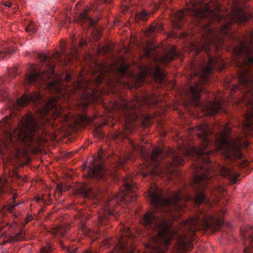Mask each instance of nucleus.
I'll list each match as a JSON object with an SVG mask.
<instances>
[{
  "label": "nucleus",
  "instance_id": "nucleus-1",
  "mask_svg": "<svg viewBox=\"0 0 253 253\" xmlns=\"http://www.w3.org/2000/svg\"><path fill=\"white\" fill-rule=\"evenodd\" d=\"M198 130L197 135L201 142L200 148H184L179 153L175 152L172 148L165 150L155 148L142 166L140 172L143 177L160 175L163 167L160 162L168 155L170 159L166 166L167 170L174 166L183 165L184 157L192 156L195 160V175L191 185L194 192L192 196L182 195L180 192H170L169 197L165 198L157 185L153 184L148 189L147 195L154 211H147L141 219L151 240L146 245V253H165L171 240L173 239L177 240L180 251H190L193 248L192 242L187 241L178 234L166 215H171L173 211L182 210L185 206V202L190 200L195 206H199L205 203L208 207L210 206V199L207 193L208 191L213 192V166L210 160L213 150L209 149L211 143V135H213V132L207 125H200L198 126Z\"/></svg>",
  "mask_w": 253,
  "mask_h": 253
},
{
  "label": "nucleus",
  "instance_id": "nucleus-2",
  "mask_svg": "<svg viewBox=\"0 0 253 253\" xmlns=\"http://www.w3.org/2000/svg\"><path fill=\"white\" fill-rule=\"evenodd\" d=\"M9 101V107L13 109H19L32 102L36 106V112L40 120L37 121L32 115L27 114L14 127L11 119L6 116L0 122V138L1 142L7 148L10 145L15 146L16 141L23 142L33 141L35 136H40L45 127L46 122L54 125L57 122H64V113L55 97L44 98L39 92L31 94L25 93L16 101L10 100L8 93L0 90V101Z\"/></svg>",
  "mask_w": 253,
  "mask_h": 253
},
{
  "label": "nucleus",
  "instance_id": "nucleus-3",
  "mask_svg": "<svg viewBox=\"0 0 253 253\" xmlns=\"http://www.w3.org/2000/svg\"><path fill=\"white\" fill-rule=\"evenodd\" d=\"M187 14L194 19L196 25L199 27L202 33L203 42L198 50L199 52H206L208 58L207 65L201 67L199 73L194 71V75L199 77L203 83H206L208 80V74L213 72L218 64L217 59L210 55L211 45H215L217 42L224 41L225 36H228L235 40L236 37H234L230 32L232 23L245 22L247 20V15L242 7L232 6L230 21L227 23L223 22L215 28L213 24L222 22V16L212 9L208 3L199 6L196 3H193L192 6L186 11L179 10L174 13L172 21L174 25L178 28H181V23L185 20Z\"/></svg>",
  "mask_w": 253,
  "mask_h": 253
},
{
  "label": "nucleus",
  "instance_id": "nucleus-4",
  "mask_svg": "<svg viewBox=\"0 0 253 253\" xmlns=\"http://www.w3.org/2000/svg\"><path fill=\"white\" fill-rule=\"evenodd\" d=\"M239 44L233 48V55L239 59L237 64L238 89L244 92L245 101L253 108V49L248 45L247 41L236 39Z\"/></svg>",
  "mask_w": 253,
  "mask_h": 253
},
{
  "label": "nucleus",
  "instance_id": "nucleus-5",
  "mask_svg": "<svg viewBox=\"0 0 253 253\" xmlns=\"http://www.w3.org/2000/svg\"><path fill=\"white\" fill-rule=\"evenodd\" d=\"M157 103V100L154 96L145 95L141 97H136L131 102L123 100L121 103H115L114 109L120 111L124 117L126 125L124 130H116L112 135L113 140H122L127 138L129 133L131 132L129 125L136 121L139 118V113L143 105L151 106Z\"/></svg>",
  "mask_w": 253,
  "mask_h": 253
},
{
  "label": "nucleus",
  "instance_id": "nucleus-6",
  "mask_svg": "<svg viewBox=\"0 0 253 253\" xmlns=\"http://www.w3.org/2000/svg\"><path fill=\"white\" fill-rule=\"evenodd\" d=\"M115 171L111 172L106 168L103 164L101 156L98 159H93L90 162L87 167V182L90 185L85 184L81 189L82 194L85 198H95L100 190L97 187L100 185L104 187L109 183L111 178V175Z\"/></svg>",
  "mask_w": 253,
  "mask_h": 253
},
{
  "label": "nucleus",
  "instance_id": "nucleus-7",
  "mask_svg": "<svg viewBox=\"0 0 253 253\" xmlns=\"http://www.w3.org/2000/svg\"><path fill=\"white\" fill-rule=\"evenodd\" d=\"M37 57L43 64L42 66H44V67L41 70H38L34 67L31 71L27 73L24 80L25 85L35 84L38 86H40L41 84H44L54 76L55 64L53 61L52 58L61 64H67L69 60L64 59L62 57V55L59 52H55L52 57H49L43 53H38Z\"/></svg>",
  "mask_w": 253,
  "mask_h": 253
},
{
  "label": "nucleus",
  "instance_id": "nucleus-8",
  "mask_svg": "<svg viewBox=\"0 0 253 253\" xmlns=\"http://www.w3.org/2000/svg\"><path fill=\"white\" fill-rule=\"evenodd\" d=\"M134 178H131V177H126L123 178L124 190L121 193L115 195L111 200H109L106 203V213L109 215H115V212H117L114 209L115 206H117L120 203L127 204L130 202H134L136 200L137 187L134 184Z\"/></svg>",
  "mask_w": 253,
  "mask_h": 253
},
{
  "label": "nucleus",
  "instance_id": "nucleus-9",
  "mask_svg": "<svg viewBox=\"0 0 253 253\" xmlns=\"http://www.w3.org/2000/svg\"><path fill=\"white\" fill-rule=\"evenodd\" d=\"M121 237L119 241L118 253H134L137 237L127 225H121L119 228Z\"/></svg>",
  "mask_w": 253,
  "mask_h": 253
},
{
  "label": "nucleus",
  "instance_id": "nucleus-10",
  "mask_svg": "<svg viewBox=\"0 0 253 253\" xmlns=\"http://www.w3.org/2000/svg\"><path fill=\"white\" fill-rule=\"evenodd\" d=\"M202 223L204 228L209 229L211 227H219L223 224L222 219H217L214 215L211 214L204 210H200V214L193 221V224H197Z\"/></svg>",
  "mask_w": 253,
  "mask_h": 253
},
{
  "label": "nucleus",
  "instance_id": "nucleus-11",
  "mask_svg": "<svg viewBox=\"0 0 253 253\" xmlns=\"http://www.w3.org/2000/svg\"><path fill=\"white\" fill-rule=\"evenodd\" d=\"M241 233L244 239L249 241V245L245 247L244 253H253V227L249 225L243 227Z\"/></svg>",
  "mask_w": 253,
  "mask_h": 253
},
{
  "label": "nucleus",
  "instance_id": "nucleus-12",
  "mask_svg": "<svg viewBox=\"0 0 253 253\" xmlns=\"http://www.w3.org/2000/svg\"><path fill=\"white\" fill-rule=\"evenodd\" d=\"M203 89V87L201 84L196 83L195 85H190L189 91L191 94L193 103L196 107H200L202 103L200 100L201 92Z\"/></svg>",
  "mask_w": 253,
  "mask_h": 253
},
{
  "label": "nucleus",
  "instance_id": "nucleus-13",
  "mask_svg": "<svg viewBox=\"0 0 253 253\" xmlns=\"http://www.w3.org/2000/svg\"><path fill=\"white\" fill-rule=\"evenodd\" d=\"M221 175L223 177L232 179L234 182L236 181L239 176V174L233 168H227V167H221Z\"/></svg>",
  "mask_w": 253,
  "mask_h": 253
},
{
  "label": "nucleus",
  "instance_id": "nucleus-14",
  "mask_svg": "<svg viewBox=\"0 0 253 253\" xmlns=\"http://www.w3.org/2000/svg\"><path fill=\"white\" fill-rule=\"evenodd\" d=\"M163 29V25L161 23H153L150 25L149 28L146 30L145 35L149 37H153L156 33Z\"/></svg>",
  "mask_w": 253,
  "mask_h": 253
},
{
  "label": "nucleus",
  "instance_id": "nucleus-15",
  "mask_svg": "<svg viewBox=\"0 0 253 253\" xmlns=\"http://www.w3.org/2000/svg\"><path fill=\"white\" fill-rule=\"evenodd\" d=\"M177 56L176 49L173 47L168 52L164 54L163 57L161 58V60L163 64L167 65L169 62L174 59L175 57Z\"/></svg>",
  "mask_w": 253,
  "mask_h": 253
},
{
  "label": "nucleus",
  "instance_id": "nucleus-16",
  "mask_svg": "<svg viewBox=\"0 0 253 253\" xmlns=\"http://www.w3.org/2000/svg\"><path fill=\"white\" fill-rule=\"evenodd\" d=\"M206 107L208 113L214 115L222 109V105L220 101H214L212 103H208Z\"/></svg>",
  "mask_w": 253,
  "mask_h": 253
},
{
  "label": "nucleus",
  "instance_id": "nucleus-17",
  "mask_svg": "<svg viewBox=\"0 0 253 253\" xmlns=\"http://www.w3.org/2000/svg\"><path fill=\"white\" fill-rule=\"evenodd\" d=\"M80 18L81 22L83 24L85 23L88 26H92V25H94L95 24V21L90 17L87 11H84L81 13L80 15Z\"/></svg>",
  "mask_w": 253,
  "mask_h": 253
},
{
  "label": "nucleus",
  "instance_id": "nucleus-18",
  "mask_svg": "<svg viewBox=\"0 0 253 253\" xmlns=\"http://www.w3.org/2000/svg\"><path fill=\"white\" fill-rule=\"evenodd\" d=\"M150 14L146 10L142 9L135 13V20L136 22H145L147 20Z\"/></svg>",
  "mask_w": 253,
  "mask_h": 253
},
{
  "label": "nucleus",
  "instance_id": "nucleus-19",
  "mask_svg": "<svg viewBox=\"0 0 253 253\" xmlns=\"http://www.w3.org/2000/svg\"><path fill=\"white\" fill-rule=\"evenodd\" d=\"M154 77L156 81L160 84H163L166 82V74L161 69H156L154 74Z\"/></svg>",
  "mask_w": 253,
  "mask_h": 253
},
{
  "label": "nucleus",
  "instance_id": "nucleus-20",
  "mask_svg": "<svg viewBox=\"0 0 253 253\" xmlns=\"http://www.w3.org/2000/svg\"><path fill=\"white\" fill-rule=\"evenodd\" d=\"M113 0H97L96 6H92L90 10H103L105 4H111Z\"/></svg>",
  "mask_w": 253,
  "mask_h": 253
},
{
  "label": "nucleus",
  "instance_id": "nucleus-21",
  "mask_svg": "<svg viewBox=\"0 0 253 253\" xmlns=\"http://www.w3.org/2000/svg\"><path fill=\"white\" fill-rule=\"evenodd\" d=\"M129 143L131 145L133 150L138 151V152L140 153L141 155L145 156L146 152V150L143 145H137L135 143V142H133V140H129Z\"/></svg>",
  "mask_w": 253,
  "mask_h": 253
},
{
  "label": "nucleus",
  "instance_id": "nucleus-22",
  "mask_svg": "<svg viewBox=\"0 0 253 253\" xmlns=\"http://www.w3.org/2000/svg\"><path fill=\"white\" fill-rule=\"evenodd\" d=\"M25 30L30 34H32V33L36 32L37 28L36 25H35L34 23H33L32 21H31L29 22L28 25H27L26 26Z\"/></svg>",
  "mask_w": 253,
  "mask_h": 253
},
{
  "label": "nucleus",
  "instance_id": "nucleus-23",
  "mask_svg": "<svg viewBox=\"0 0 253 253\" xmlns=\"http://www.w3.org/2000/svg\"><path fill=\"white\" fill-rule=\"evenodd\" d=\"M129 159H130V156H124V157L119 158L118 161V164H117L118 166L121 167H124L125 163Z\"/></svg>",
  "mask_w": 253,
  "mask_h": 253
},
{
  "label": "nucleus",
  "instance_id": "nucleus-24",
  "mask_svg": "<svg viewBox=\"0 0 253 253\" xmlns=\"http://www.w3.org/2000/svg\"><path fill=\"white\" fill-rule=\"evenodd\" d=\"M94 134L99 138H103L104 137V133L101 129L99 127H96L94 131Z\"/></svg>",
  "mask_w": 253,
  "mask_h": 253
},
{
  "label": "nucleus",
  "instance_id": "nucleus-25",
  "mask_svg": "<svg viewBox=\"0 0 253 253\" xmlns=\"http://www.w3.org/2000/svg\"><path fill=\"white\" fill-rule=\"evenodd\" d=\"M24 238V234L22 231H19L15 234L14 236V239L15 241H19V240H23Z\"/></svg>",
  "mask_w": 253,
  "mask_h": 253
},
{
  "label": "nucleus",
  "instance_id": "nucleus-26",
  "mask_svg": "<svg viewBox=\"0 0 253 253\" xmlns=\"http://www.w3.org/2000/svg\"><path fill=\"white\" fill-rule=\"evenodd\" d=\"M51 247H43L41 250V253H50L51 251Z\"/></svg>",
  "mask_w": 253,
  "mask_h": 253
},
{
  "label": "nucleus",
  "instance_id": "nucleus-27",
  "mask_svg": "<svg viewBox=\"0 0 253 253\" xmlns=\"http://www.w3.org/2000/svg\"><path fill=\"white\" fill-rule=\"evenodd\" d=\"M245 126L247 128H250L252 126V123L250 117H247L246 122L245 123Z\"/></svg>",
  "mask_w": 253,
  "mask_h": 253
},
{
  "label": "nucleus",
  "instance_id": "nucleus-28",
  "mask_svg": "<svg viewBox=\"0 0 253 253\" xmlns=\"http://www.w3.org/2000/svg\"><path fill=\"white\" fill-rule=\"evenodd\" d=\"M17 69L16 68V67H15V68L12 70V69H11V70H9V76L10 77H15V75H17Z\"/></svg>",
  "mask_w": 253,
  "mask_h": 253
},
{
  "label": "nucleus",
  "instance_id": "nucleus-29",
  "mask_svg": "<svg viewBox=\"0 0 253 253\" xmlns=\"http://www.w3.org/2000/svg\"><path fill=\"white\" fill-rule=\"evenodd\" d=\"M7 50H3L0 49V58H4V57L7 54Z\"/></svg>",
  "mask_w": 253,
  "mask_h": 253
},
{
  "label": "nucleus",
  "instance_id": "nucleus-30",
  "mask_svg": "<svg viewBox=\"0 0 253 253\" xmlns=\"http://www.w3.org/2000/svg\"><path fill=\"white\" fill-rule=\"evenodd\" d=\"M72 77L71 75L70 74H66V77H65V80L67 82H70V81L71 80Z\"/></svg>",
  "mask_w": 253,
  "mask_h": 253
},
{
  "label": "nucleus",
  "instance_id": "nucleus-31",
  "mask_svg": "<svg viewBox=\"0 0 253 253\" xmlns=\"http://www.w3.org/2000/svg\"><path fill=\"white\" fill-rule=\"evenodd\" d=\"M86 42L85 41V40H81V41L79 42V46L81 47H82V46H84V45L86 44Z\"/></svg>",
  "mask_w": 253,
  "mask_h": 253
},
{
  "label": "nucleus",
  "instance_id": "nucleus-32",
  "mask_svg": "<svg viewBox=\"0 0 253 253\" xmlns=\"http://www.w3.org/2000/svg\"><path fill=\"white\" fill-rule=\"evenodd\" d=\"M103 79V76H99L97 79V82L98 83V84H100V83H101L102 80Z\"/></svg>",
  "mask_w": 253,
  "mask_h": 253
},
{
  "label": "nucleus",
  "instance_id": "nucleus-33",
  "mask_svg": "<svg viewBox=\"0 0 253 253\" xmlns=\"http://www.w3.org/2000/svg\"><path fill=\"white\" fill-rule=\"evenodd\" d=\"M2 4H3L6 7H11L12 5V3L10 2H2Z\"/></svg>",
  "mask_w": 253,
  "mask_h": 253
},
{
  "label": "nucleus",
  "instance_id": "nucleus-34",
  "mask_svg": "<svg viewBox=\"0 0 253 253\" xmlns=\"http://www.w3.org/2000/svg\"><path fill=\"white\" fill-rule=\"evenodd\" d=\"M73 47H74V53H73V56L74 57H76V53H77V51H78V48H77V47H76V45H74V46H73Z\"/></svg>",
  "mask_w": 253,
  "mask_h": 253
},
{
  "label": "nucleus",
  "instance_id": "nucleus-35",
  "mask_svg": "<svg viewBox=\"0 0 253 253\" xmlns=\"http://www.w3.org/2000/svg\"><path fill=\"white\" fill-rule=\"evenodd\" d=\"M60 245L62 247V248H64L65 246H64L63 242H60Z\"/></svg>",
  "mask_w": 253,
  "mask_h": 253
},
{
  "label": "nucleus",
  "instance_id": "nucleus-36",
  "mask_svg": "<svg viewBox=\"0 0 253 253\" xmlns=\"http://www.w3.org/2000/svg\"><path fill=\"white\" fill-rule=\"evenodd\" d=\"M58 188H59V190H60V191H62V186H58Z\"/></svg>",
  "mask_w": 253,
  "mask_h": 253
},
{
  "label": "nucleus",
  "instance_id": "nucleus-37",
  "mask_svg": "<svg viewBox=\"0 0 253 253\" xmlns=\"http://www.w3.org/2000/svg\"><path fill=\"white\" fill-rule=\"evenodd\" d=\"M83 253H92L91 252H88V251H85Z\"/></svg>",
  "mask_w": 253,
  "mask_h": 253
},
{
  "label": "nucleus",
  "instance_id": "nucleus-38",
  "mask_svg": "<svg viewBox=\"0 0 253 253\" xmlns=\"http://www.w3.org/2000/svg\"><path fill=\"white\" fill-rule=\"evenodd\" d=\"M58 232H59L60 234H61L62 236H63V234H62V233H61L60 231H59Z\"/></svg>",
  "mask_w": 253,
  "mask_h": 253
},
{
  "label": "nucleus",
  "instance_id": "nucleus-39",
  "mask_svg": "<svg viewBox=\"0 0 253 253\" xmlns=\"http://www.w3.org/2000/svg\"><path fill=\"white\" fill-rule=\"evenodd\" d=\"M143 124H144V126H147V125H148V124H145V123H143Z\"/></svg>",
  "mask_w": 253,
  "mask_h": 253
},
{
  "label": "nucleus",
  "instance_id": "nucleus-40",
  "mask_svg": "<svg viewBox=\"0 0 253 253\" xmlns=\"http://www.w3.org/2000/svg\"><path fill=\"white\" fill-rule=\"evenodd\" d=\"M63 54H66L65 52L64 51H63Z\"/></svg>",
  "mask_w": 253,
  "mask_h": 253
},
{
  "label": "nucleus",
  "instance_id": "nucleus-41",
  "mask_svg": "<svg viewBox=\"0 0 253 253\" xmlns=\"http://www.w3.org/2000/svg\"><path fill=\"white\" fill-rule=\"evenodd\" d=\"M0 4H1V2L0 1Z\"/></svg>",
  "mask_w": 253,
  "mask_h": 253
}]
</instances>
